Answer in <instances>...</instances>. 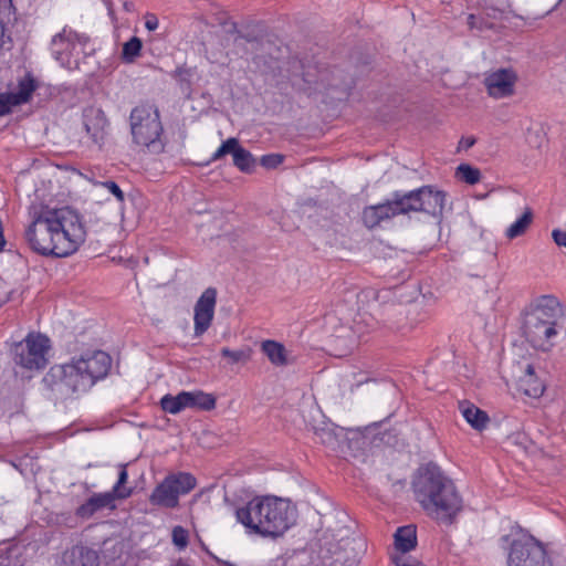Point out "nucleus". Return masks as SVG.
<instances>
[{"label": "nucleus", "mask_w": 566, "mask_h": 566, "mask_svg": "<svg viewBox=\"0 0 566 566\" xmlns=\"http://www.w3.org/2000/svg\"><path fill=\"white\" fill-rule=\"evenodd\" d=\"M85 237L81 216L70 207L42 209L25 231L33 251L57 258L76 252Z\"/></svg>", "instance_id": "obj_1"}, {"label": "nucleus", "mask_w": 566, "mask_h": 566, "mask_svg": "<svg viewBox=\"0 0 566 566\" xmlns=\"http://www.w3.org/2000/svg\"><path fill=\"white\" fill-rule=\"evenodd\" d=\"M412 490L427 515L440 524H453L463 511V497L455 483L433 462L417 470Z\"/></svg>", "instance_id": "obj_2"}, {"label": "nucleus", "mask_w": 566, "mask_h": 566, "mask_svg": "<svg viewBox=\"0 0 566 566\" xmlns=\"http://www.w3.org/2000/svg\"><path fill=\"white\" fill-rule=\"evenodd\" d=\"M111 366L112 358L107 353L94 350L67 364L52 366L42 381L55 399L64 400L86 392L96 381L107 376Z\"/></svg>", "instance_id": "obj_3"}, {"label": "nucleus", "mask_w": 566, "mask_h": 566, "mask_svg": "<svg viewBox=\"0 0 566 566\" xmlns=\"http://www.w3.org/2000/svg\"><path fill=\"white\" fill-rule=\"evenodd\" d=\"M234 514L244 527L263 536H280L293 524L290 502L276 496H255Z\"/></svg>", "instance_id": "obj_4"}, {"label": "nucleus", "mask_w": 566, "mask_h": 566, "mask_svg": "<svg viewBox=\"0 0 566 566\" xmlns=\"http://www.w3.org/2000/svg\"><path fill=\"white\" fill-rule=\"evenodd\" d=\"M133 142L147 153L158 155L165 149L164 127L158 108L153 104H140L129 115Z\"/></svg>", "instance_id": "obj_5"}, {"label": "nucleus", "mask_w": 566, "mask_h": 566, "mask_svg": "<svg viewBox=\"0 0 566 566\" xmlns=\"http://www.w3.org/2000/svg\"><path fill=\"white\" fill-rule=\"evenodd\" d=\"M389 201L396 216L424 212L439 217L444 208L446 195L432 186H422L407 192L394 191Z\"/></svg>", "instance_id": "obj_6"}, {"label": "nucleus", "mask_w": 566, "mask_h": 566, "mask_svg": "<svg viewBox=\"0 0 566 566\" xmlns=\"http://www.w3.org/2000/svg\"><path fill=\"white\" fill-rule=\"evenodd\" d=\"M50 45L54 60L65 67L77 65L81 55L91 56L95 52V44L91 36L69 25H64L52 36Z\"/></svg>", "instance_id": "obj_7"}, {"label": "nucleus", "mask_w": 566, "mask_h": 566, "mask_svg": "<svg viewBox=\"0 0 566 566\" xmlns=\"http://www.w3.org/2000/svg\"><path fill=\"white\" fill-rule=\"evenodd\" d=\"M509 566H553L544 545L533 535L518 527L511 542Z\"/></svg>", "instance_id": "obj_8"}, {"label": "nucleus", "mask_w": 566, "mask_h": 566, "mask_svg": "<svg viewBox=\"0 0 566 566\" xmlns=\"http://www.w3.org/2000/svg\"><path fill=\"white\" fill-rule=\"evenodd\" d=\"M50 339L42 335L30 333L12 347L13 360L25 369H43L48 364Z\"/></svg>", "instance_id": "obj_9"}, {"label": "nucleus", "mask_w": 566, "mask_h": 566, "mask_svg": "<svg viewBox=\"0 0 566 566\" xmlns=\"http://www.w3.org/2000/svg\"><path fill=\"white\" fill-rule=\"evenodd\" d=\"M518 76L511 67H501L485 74L483 84L489 96L500 99L512 96L515 93V85Z\"/></svg>", "instance_id": "obj_10"}, {"label": "nucleus", "mask_w": 566, "mask_h": 566, "mask_svg": "<svg viewBox=\"0 0 566 566\" xmlns=\"http://www.w3.org/2000/svg\"><path fill=\"white\" fill-rule=\"evenodd\" d=\"M557 327L551 322L544 323V321L538 322L535 318H525L524 335L535 349L547 352L554 346V338L558 334Z\"/></svg>", "instance_id": "obj_11"}, {"label": "nucleus", "mask_w": 566, "mask_h": 566, "mask_svg": "<svg viewBox=\"0 0 566 566\" xmlns=\"http://www.w3.org/2000/svg\"><path fill=\"white\" fill-rule=\"evenodd\" d=\"M82 119L87 136L101 149L109 133V122L104 111L95 106L85 107Z\"/></svg>", "instance_id": "obj_12"}, {"label": "nucleus", "mask_w": 566, "mask_h": 566, "mask_svg": "<svg viewBox=\"0 0 566 566\" xmlns=\"http://www.w3.org/2000/svg\"><path fill=\"white\" fill-rule=\"evenodd\" d=\"M217 302V291L208 287L195 305V336L203 335L211 325Z\"/></svg>", "instance_id": "obj_13"}, {"label": "nucleus", "mask_w": 566, "mask_h": 566, "mask_svg": "<svg viewBox=\"0 0 566 566\" xmlns=\"http://www.w3.org/2000/svg\"><path fill=\"white\" fill-rule=\"evenodd\" d=\"M231 154L233 165L242 172H251L255 166V159L252 154L243 148L239 140L230 137L224 140L211 157L212 161L219 160L223 156Z\"/></svg>", "instance_id": "obj_14"}, {"label": "nucleus", "mask_w": 566, "mask_h": 566, "mask_svg": "<svg viewBox=\"0 0 566 566\" xmlns=\"http://www.w3.org/2000/svg\"><path fill=\"white\" fill-rule=\"evenodd\" d=\"M564 317L563 307L553 295H542L538 297L532 308L526 315V318H535L536 321L551 322L553 325L558 326V321Z\"/></svg>", "instance_id": "obj_15"}, {"label": "nucleus", "mask_w": 566, "mask_h": 566, "mask_svg": "<svg viewBox=\"0 0 566 566\" xmlns=\"http://www.w3.org/2000/svg\"><path fill=\"white\" fill-rule=\"evenodd\" d=\"M396 214L389 199L384 202L367 206L361 212V220L366 228L374 229L381 222L391 220Z\"/></svg>", "instance_id": "obj_16"}, {"label": "nucleus", "mask_w": 566, "mask_h": 566, "mask_svg": "<svg viewBox=\"0 0 566 566\" xmlns=\"http://www.w3.org/2000/svg\"><path fill=\"white\" fill-rule=\"evenodd\" d=\"M115 500L117 499L111 492L95 493L76 509L75 515L87 520L102 509H115Z\"/></svg>", "instance_id": "obj_17"}, {"label": "nucleus", "mask_w": 566, "mask_h": 566, "mask_svg": "<svg viewBox=\"0 0 566 566\" xmlns=\"http://www.w3.org/2000/svg\"><path fill=\"white\" fill-rule=\"evenodd\" d=\"M149 502L154 506L164 509H176L179 505L176 491H172L171 483L169 482L167 475L153 490L151 494L149 495Z\"/></svg>", "instance_id": "obj_18"}, {"label": "nucleus", "mask_w": 566, "mask_h": 566, "mask_svg": "<svg viewBox=\"0 0 566 566\" xmlns=\"http://www.w3.org/2000/svg\"><path fill=\"white\" fill-rule=\"evenodd\" d=\"M62 566H98V556L91 548L74 546L64 553Z\"/></svg>", "instance_id": "obj_19"}, {"label": "nucleus", "mask_w": 566, "mask_h": 566, "mask_svg": "<svg viewBox=\"0 0 566 566\" xmlns=\"http://www.w3.org/2000/svg\"><path fill=\"white\" fill-rule=\"evenodd\" d=\"M38 87L39 83L36 78L32 73L28 72L22 77L18 78L17 91L8 92V94L14 106H19L29 103Z\"/></svg>", "instance_id": "obj_20"}, {"label": "nucleus", "mask_w": 566, "mask_h": 566, "mask_svg": "<svg viewBox=\"0 0 566 566\" xmlns=\"http://www.w3.org/2000/svg\"><path fill=\"white\" fill-rule=\"evenodd\" d=\"M459 410L465 421L476 431H482L488 427L490 418L485 411L468 400L459 402Z\"/></svg>", "instance_id": "obj_21"}, {"label": "nucleus", "mask_w": 566, "mask_h": 566, "mask_svg": "<svg viewBox=\"0 0 566 566\" xmlns=\"http://www.w3.org/2000/svg\"><path fill=\"white\" fill-rule=\"evenodd\" d=\"M518 388L528 397L537 398L544 392L543 382L536 377L532 365H527L518 379Z\"/></svg>", "instance_id": "obj_22"}, {"label": "nucleus", "mask_w": 566, "mask_h": 566, "mask_svg": "<svg viewBox=\"0 0 566 566\" xmlns=\"http://www.w3.org/2000/svg\"><path fill=\"white\" fill-rule=\"evenodd\" d=\"M167 478L171 483L172 491H176L178 499L191 492L197 485L196 478L187 472L169 473Z\"/></svg>", "instance_id": "obj_23"}, {"label": "nucleus", "mask_w": 566, "mask_h": 566, "mask_svg": "<svg viewBox=\"0 0 566 566\" xmlns=\"http://www.w3.org/2000/svg\"><path fill=\"white\" fill-rule=\"evenodd\" d=\"M189 391H180L176 396L167 394L160 399V407L165 412L177 415L189 408Z\"/></svg>", "instance_id": "obj_24"}, {"label": "nucleus", "mask_w": 566, "mask_h": 566, "mask_svg": "<svg viewBox=\"0 0 566 566\" xmlns=\"http://www.w3.org/2000/svg\"><path fill=\"white\" fill-rule=\"evenodd\" d=\"M395 545L398 551L408 553L417 545V532L413 525L398 527L395 533Z\"/></svg>", "instance_id": "obj_25"}, {"label": "nucleus", "mask_w": 566, "mask_h": 566, "mask_svg": "<svg viewBox=\"0 0 566 566\" xmlns=\"http://www.w3.org/2000/svg\"><path fill=\"white\" fill-rule=\"evenodd\" d=\"M261 349L273 365L285 366L287 364L286 349L283 344L268 339L262 342Z\"/></svg>", "instance_id": "obj_26"}, {"label": "nucleus", "mask_w": 566, "mask_h": 566, "mask_svg": "<svg viewBox=\"0 0 566 566\" xmlns=\"http://www.w3.org/2000/svg\"><path fill=\"white\" fill-rule=\"evenodd\" d=\"M533 220V212L527 208L524 213L506 229V237L515 239L525 233Z\"/></svg>", "instance_id": "obj_27"}, {"label": "nucleus", "mask_w": 566, "mask_h": 566, "mask_svg": "<svg viewBox=\"0 0 566 566\" xmlns=\"http://www.w3.org/2000/svg\"><path fill=\"white\" fill-rule=\"evenodd\" d=\"M189 408H198L201 410H212L216 407V398L211 394L201 390L189 391Z\"/></svg>", "instance_id": "obj_28"}, {"label": "nucleus", "mask_w": 566, "mask_h": 566, "mask_svg": "<svg viewBox=\"0 0 566 566\" xmlns=\"http://www.w3.org/2000/svg\"><path fill=\"white\" fill-rule=\"evenodd\" d=\"M119 472H118V479H117V482L115 483V485L113 486L112 491H109L112 494H114V496L118 500H125L127 497H129L133 493V489L130 488H126L125 484L127 483V480H128V473H127V470H126V465L125 464H122L119 467Z\"/></svg>", "instance_id": "obj_29"}, {"label": "nucleus", "mask_w": 566, "mask_h": 566, "mask_svg": "<svg viewBox=\"0 0 566 566\" xmlns=\"http://www.w3.org/2000/svg\"><path fill=\"white\" fill-rule=\"evenodd\" d=\"M143 42L139 38L133 36L123 44L122 60L126 63H133L140 55Z\"/></svg>", "instance_id": "obj_30"}, {"label": "nucleus", "mask_w": 566, "mask_h": 566, "mask_svg": "<svg viewBox=\"0 0 566 566\" xmlns=\"http://www.w3.org/2000/svg\"><path fill=\"white\" fill-rule=\"evenodd\" d=\"M220 353L222 357L228 358L229 363L233 365L249 361L251 359L252 350L249 347H242L235 350L223 347Z\"/></svg>", "instance_id": "obj_31"}, {"label": "nucleus", "mask_w": 566, "mask_h": 566, "mask_svg": "<svg viewBox=\"0 0 566 566\" xmlns=\"http://www.w3.org/2000/svg\"><path fill=\"white\" fill-rule=\"evenodd\" d=\"M457 176L459 179L465 181L469 185H474L480 181L481 172L478 168H474L468 164H461L457 168Z\"/></svg>", "instance_id": "obj_32"}, {"label": "nucleus", "mask_w": 566, "mask_h": 566, "mask_svg": "<svg viewBox=\"0 0 566 566\" xmlns=\"http://www.w3.org/2000/svg\"><path fill=\"white\" fill-rule=\"evenodd\" d=\"M171 76L177 81L182 92H190L193 72L191 69L177 67Z\"/></svg>", "instance_id": "obj_33"}, {"label": "nucleus", "mask_w": 566, "mask_h": 566, "mask_svg": "<svg viewBox=\"0 0 566 566\" xmlns=\"http://www.w3.org/2000/svg\"><path fill=\"white\" fill-rule=\"evenodd\" d=\"M314 433L317 441L322 444L334 447L337 443V437L331 428H316Z\"/></svg>", "instance_id": "obj_34"}, {"label": "nucleus", "mask_w": 566, "mask_h": 566, "mask_svg": "<svg viewBox=\"0 0 566 566\" xmlns=\"http://www.w3.org/2000/svg\"><path fill=\"white\" fill-rule=\"evenodd\" d=\"M171 537H172V543L179 549H184L187 547L189 535H188V531L185 530L182 526H175L172 528Z\"/></svg>", "instance_id": "obj_35"}, {"label": "nucleus", "mask_w": 566, "mask_h": 566, "mask_svg": "<svg viewBox=\"0 0 566 566\" xmlns=\"http://www.w3.org/2000/svg\"><path fill=\"white\" fill-rule=\"evenodd\" d=\"M95 185L105 188L109 193H112L116 198V200L119 203H123L125 201V195L115 181L106 180L102 182H96Z\"/></svg>", "instance_id": "obj_36"}, {"label": "nucleus", "mask_w": 566, "mask_h": 566, "mask_svg": "<svg viewBox=\"0 0 566 566\" xmlns=\"http://www.w3.org/2000/svg\"><path fill=\"white\" fill-rule=\"evenodd\" d=\"M284 160V156L280 154H269L261 157L260 164L268 168L274 169L279 167Z\"/></svg>", "instance_id": "obj_37"}, {"label": "nucleus", "mask_w": 566, "mask_h": 566, "mask_svg": "<svg viewBox=\"0 0 566 566\" xmlns=\"http://www.w3.org/2000/svg\"><path fill=\"white\" fill-rule=\"evenodd\" d=\"M12 107H14L13 102H11L8 93L0 94V116L7 115L11 112Z\"/></svg>", "instance_id": "obj_38"}, {"label": "nucleus", "mask_w": 566, "mask_h": 566, "mask_svg": "<svg viewBox=\"0 0 566 566\" xmlns=\"http://www.w3.org/2000/svg\"><path fill=\"white\" fill-rule=\"evenodd\" d=\"M11 36L7 34L3 22L0 20V49L9 50L11 48Z\"/></svg>", "instance_id": "obj_39"}, {"label": "nucleus", "mask_w": 566, "mask_h": 566, "mask_svg": "<svg viewBox=\"0 0 566 566\" xmlns=\"http://www.w3.org/2000/svg\"><path fill=\"white\" fill-rule=\"evenodd\" d=\"M552 235L557 245L566 248V231L555 229Z\"/></svg>", "instance_id": "obj_40"}, {"label": "nucleus", "mask_w": 566, "mask_h": 566, "mask_svg": "<svg viewBox=\"0 0 566 566\" xmlns=\"http://www.w3.org/2000/svg\"><path fill=\"white\" fill-rule=\"evenodd\" d=\"M158 19L154 14L146 17L145 27L148 31H155L158 28Z\"/></svg>", "instance_id": "obj_41"}, {"label": "nucleus", "mask_w": 566, "mask_h": 566, "mask_svg": "<svg viewBox=\"0 0 566 566\" xmlns=\"http://www.w3.org/2000/svg\"><path fill=\"white\" fill-rule=\"evenodd\" d=\"M476 139L474 137H462L459 142V149H469L475 144Z\"/></svg>", "instance_id": "obj_42"}, {"label": "nucleus", "mask_w": 566, "mask_h": 566, "mask_svg": "<svg viewBox=\"0 0 566 566\" xmlns=\"http://www.w3.org/2000/svg\"><path fill=\"white\" fill-rule=\"evenodd\" d=\"M397 566H424V565L421 564L418 560L411 559V560H408V562L402 563V564H397Z\"/></svg>", "instance_id": "obj_43"}, {"label": "nucleus", "mask_w": 566, "mask_h": 566, "mask_svg": "<svg viewBox=\"0 0 566 566\" xmlns=\"http://www.w3.org/2000/svg\"><path fill=\"white\" fill-rule=\"evenodd\" d=\"M212 557L217 560L218 564L226 565V566H233L230 562L222 560L216 556H212Z\"/></svg>", "instance_id": "obj_44"}]
</instances>
